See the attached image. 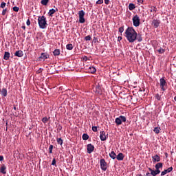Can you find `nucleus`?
Returning a JSON list of instances; mask_svg holds the SVG:
<instances>
[{
    "label": "nucleus",
    "instance_id": "8fccbe9b",
    "mask_svg": "<svg viewBox=\"0 0 176 176\" xmlns=\"http://www.w3.org/2000/svg\"><path fill=\"white\" fill-rule=\"evenodd\" d=\"M123 39V37H122V36H118V42H120V41H122Z\"/></svg>",
    "mask_w": 176,
    "mask_h": 176
},
{
    "label": "nucleus",
    "instance_id": "a19ab883",
    "mask_svg": "<svg viewBox=\"0 0 176 176\" xmlns=\"http://www.w3.org/2000/svg\"><path fill=\"white\" fill-rule=\"evenodd\" d=\"M85 39L86 41H91V36L90 35H88V36L85 37Z\"/></svg>",
    "mask_w": 176,
    "mask_h": 176
},
{
    "label": "nucleus",
    "instance_id": "79ce46f5",
    "mask_svg": "<svg viewBox=\"0 0 176 176\" xmlns=\"http://www.w3.org/2000/svg\"><path fill=\"white\" fill-rule=\"evenodd\" d=\"M6 12H8V8H5L2 11V16H5L6 14Z\"/></svg>",
    "mask_w": 176,
    "mask_h": 176
},
{
    "label": "nucleus",
    "instance_id": "9d476101",
    "mask_svg": "<svg viewBox=\"0 0 176 176\" xmlns=\"http://www.w3.org/2000/svg\"><path fill=\"white\" fill-rule=\"evenodd\" d=\"M160 23H161L160 20L153 19L151 23V25H153L154 28H157L159 25H160Z\"/></svg>",
    "mask_w": 176,
    "mask_h": 176
},
{
    "label": "nucleus",
    "instance_id": "4468645a",
    "mask_svg": "<svg viewBox=\"0 0 176 176\" xmlns=\"http://www.w3.org/2000/svg\"><path fill=\"white\" fill-rule=\"evenodd\" d=\"M14 56H16V57H23V56H24V54L23 53V51L18 50L16 51V52L14 53Z\"/></svg>",
    "mask_w": 176,
    "mask_h": 176
},
{
    "label": "nucleus",
    "instance_id": "c85d7f7f",
    "mask_svg": "<svg viewBox=\"0 0 176 176\" xmlns=\"http://www.w3.org/2000/svg\"><path fill=\"white\" fill-rule=\"evenodd\" d=\"M54 56H60V50H55L53 52Z\"/></svg>",
    "mask_w": 176,
    "mask_h": 176
},
{
    "label": "nucleus",
    "instance_id": "09e8293b",
    "mask_svg": "<svg viewBox=\"0 0 176 176\" xmlns=\"http://www.w3.org/2000/svg\"><path fill=\"white\" fill-rule=\"evenodd\" d=\"M155 173L157 174H157H160V169H155Z\"/></svg>",
    "mask_w": 176,
    "mask_h": 176
},
{
    "label": "nucleus",
    "instance_id": "6ab92c4d",
    "mask_svg": "<svg viewBox=\"0 0 176 176\" xmlns=\"http://www.w3.org/2000/svg\"><path fill=\"white\" fill-rule=\"evenodd\" d=\"M3 58L4 60H9V58H10V53L8 52H5Z\"/></svg>",
    "mask_w": 176,
    "mask_h": 176
},
{
    "label": "nucleus",
    "instance_id": "b1692460",
    "mask_svg": "<svg viewBox=\"0 0 176 176\" xmlns=\"http://www.w3.org/2000/svg\"><path fill=\"white\" fill-rule=\"evenodd\" d=\"M66 49L67 50H72L74 49V45H72V44H67L66 45Z\"/></svg>",
    "mask_w": 176,
    "mask_h": 176
},
{
    "label": "nucleus",
    "instance_id": "f704fd0d",
    "mask_svg": "<svg viewBox=\"0 0 176 176\" xmlns=\"http://www.w3.org/2000/svg\"><path fill=\"white\" fill-rule=\"evenodd\" d=\"M123 31H124V26H122V27L119 28L118 32H120V34H122Z\"/></svg>",
    "mask_w": 176,
    "mask_h": 176
},
{
    "label": "nucleus",
    "instance_id": "13d9d810",
    "mask_svg": "<svg viewBox=\"0 0 176 176\" xmlns=\"http://www.w3.org/2000/svg\"><path fill=\"white\" fill-rule=\"evenodd\" d=\"M21 28H22L23 30H25V26H22Z\"/></svg>",
    "mask_w": 176,
    "mask_h": 176
},
{
    "label": "nucleus",
    "instance_id": "ea45409f",
    "mask_svg": "<svg viewBox=\"0 0 176 176\" xmlns=\"http://www.w3.org/2000/svg\"><path fill=\"white\" fill-rule=\"evenodd\" d=\"M13 10L14 12H19V10H20V8L17 6L13 7Z\"/></svg>",
    "mask_w": 176,
    "mask_h": 176
},
{
    "label": "nucleus",
    "instance_id": "f3484780",
    "mask_svg": "<svg viewBox=\"0 0 176 176\" xmlns=\"http://www.w3.org/2000/svg\"><path fill=\"white\" fill-rule=\"evenodd\" d=\"M0 173H1V174H6V166H5V164L1 166Z\"/></svg>",
    "mask_w": 176,
    "mask_h": 176
},
{
    "label": "nucleus",
    "instance_id": "9b49d317",
    "mask_svg": "<svg viewBox=\"0 0 176 176\" xmlns=\"http://www.w3.org/2000/svg\"><path fill=\"white\" fill-rule=\"evenodd\" d=\"M87 153H91L92 152L94 151V145L91 144H88L87 145Z\"/></svg>",
    "mask_w": 176,
    "mask_h": 176
},
{
    "label": "nucleus",
    "instance_id": "ddd939ff",
    "mask_svg": "<svg viewBox=\"0 0 176 176\" xmlns=\"http://www.w3.org/2000/svg\"><path fill=\"white\" fill-rule=\"evenodd\" d=\"M39 58H41V60H47V58H49V54H47V53L45 52L41 53Z\"/></svg>",
    "mask_w": 176,
    "mask_h": 176
},
{
    "label": "nucleus",
    "instance_id": "dca6fc26",
    "mask_svg": "<svg viewBox=\"0 0 176 176\" xmlns=\"http://www.w3.org/2000/svg\"><path fill=\"white\" fill-rule=\"evenodd\" d=\"M116 159H117V160H123V159H124V155L122 153H118V155L116 157Z\"/></svg>",
    "mask_w": 176,
    "mask_h": 176
},
{
    "label": "nucleus",
    "instance_id": "de8ad7c7",
    "mask_svg": "<svg viewBox=\"0 0 176 176\" xmlns=\"http://www.w3.org/2000/svg\"><path fill=\"white\" fill-rule=\"evenodd\" d=\"M26 24L27 25H31V21H30V19H28L26 21Z\"/></svg>",
    "mask_w": 176,
    "mask_h": 176
},
{
    "label": "nucleus",
    "instance_id": "6e6d98bb",
    "mask_svg": "<svg viewBox=\"0 0 176 176\" xmlns=\"http://www.w3.org/2000/svg\"><path fill=\"white\" fill-rule=\"evenodd\" d=\"M145 176H151V173L149 172H147Z\"/></svg>",
    "mask_w": 176,
    "mask_h": 176
},
{
    "label": "nucleus",
    "instance_id": "473e14b6",
    "mask_svg": "<svg viewBox=\"0 0 176 176\" xmlns=\"http://www.w3.org/2000/svg\"><path fill=\"white\" fill-rule=\"evenodd\" d=\"M56 141L59 145H63V139H61L60 138H57Z\"/></svg>",
    "mask_w": 176,
    "mask_h": 176
},
{
    "label": "nucleus",
    "instance_id": "a878e982",
    "mask_svg": "<svg viewBox=\"0 0 176 176\" xmlns=\"http://www.w3.org/2000/svg\"><path fill=\"white\" fill-rule=\"evenodd\" d=\"M82 140L84 141H87V140H89V135H87V133H84L82 135Z\"/></svg>",
    "mask_w": 176,
    "mask_h": 176
},
{
    "label": "nucleus",
    "instance_id": "a211bd4d",
    "mask_svg": "<svg viewBox=\"0 0 176 176\" xmlns=\"http://www.w3.org/2000/svg\"><path fill=\"white\" fill-rule=\"evenodd\" d=\"M136 41L138 42H142V35L141 34L136 33Z\"/></svg>",
    "mask_w": 176,
    "mask_h": 176
},
{
    "label": "nucleus",
    "instance_id": "423d86ee",
    "mask_svg": "<svg viewBox=\"0 0 176 176\" xmlns=\"http://www.w3.org/2000/svg\"><path fill=\"white\" fill-rule=\"evenodd\" d=\"M100 164L101 170H102V171H107V169L108 168V164L104 158L100 159Z\"/></svg>",
    "mask_w": 176,
    "mask_h": 176
},
{
    "label": "nucleus",
    "instance_id": "5fc2aeb1",
    "mask_svg": "<svg viewBox=\"0 0 176 176\" xmlns=\"http://www.w3.org/2000/svg\"><path fill=\"white\" fill-rule=\"evenodd\" d=\"M151 12H156V7H154L153 10H151Z\"/></svg>",
    "mask_w": 176,
    "mask_h": 176
},
{
    "label": "nucleus",
    "instance_id": "412c9836",
    "mask_svg": "<svg viewBox=\"0 0 176 176\" xmlns=\"http://www.w3.org/2000/svg\"><path fill=\"white\" fill-rule=\"evenodd\" d=\"M109 156L111 159H113V160H115V159H116V153H115V151H111L109 153Z\"/></svg>",
    "mask_w": 176,
    "mask_h": 176
},
{
    "label": "nucleus",
    "instance_id": "cd10ccee",
    "mask_svg": "<svg viewBox=\"0 0 176 176\" xmlns=\"http://www.w3.org/2000/svg\"><path fill=\"white\" fill-rule=\"evenodd\" d=\"M157 52H158L160 54H163V53L166 52V50L160 47L159 50H157Z\"/></svg>",
    "mask_w": 176,
    "mask_h": 176
},
{
    "label": "nucleus",
    "instance_id": "052dcab7",
    "mask_svg": "<svg viewBox=\"0 0 176 176\" xmlns=\"http://www.w3.org/2000/svg\"><path fill=\"white\" fill-rule=\"evenodd\" d=\"M174 100H175V101H176V96H175Z\"/></svg>",
    "mask_w": 176,
    "mask_h": 176
},
{
    "label": "nucleus",
    "instance_id": "680f3d73",
    "mask_svg": "<svg viewBox=\"0 0 176 176\" xmlns=\"http://www.w3.org/2000/svg\"><path fill=\"white\" fill-rule=\"evenodd\" d=\"M85 60H87V56H85Z\"/></svg>",
    "mask_w": 176,
    "mask_h": 176
},
{
    "label": "nucleus",
    "instance_id": "2eb2a0df",
    "mask_svg": "<svg viewBox=\"0 0 176 176\" xmlns=\"http://www.w3.org/2000/svg\"><path fill=\"white\" fill-rule=\"evenodd\" d=\"M152 159H153V163H156V162H160V160H161L160 156H159L157 155L153 156Z\"/></svg>",
    "mask_w": 176,
    "mask_h": 176
},
{
    "label": "nucleus",
    "instance_id": "37998d69",
    "mask_svg": "<svg viewBox=\"0 0 176 176\" xmlns=\"http://www.w3.org/2000/svg\"><path fill=\"white\" fill-rule=\"evenodd\" d=\"M92 131L94 133H97V131H98L97 126H92Z\"/></svg>",
    "mask_w": 176,
    "mask_h": 176
},
{
    "label": "nucleus",
    "instance_id": "2f4dec72",
    "mask_svg": "<svg viewBox=\"0 0 176 176\" xmlns=\"http://www.w3.org/2000/svg\"><path fill=\"white\" fill-rule=\"evenodd\" d=\"M96 91L98 94H101V87H100V86L96 87Z\"/></svg>",
    "mask_w": 176,
    "mask_h": 176
},
{
    "label": "nucleus",
    "instance_id": "39448f33",
    "mask_svg": "<svg viewBox=\"0 0 176 176\" xmlns=\"http://www.w3.org/2000/svg\"><path fill=\"white\" fill-rule=\"evenodd\" d=\"M132 21L134 27H140L141 20L140 19V16H138V15H135L132 19Z\"/></svg>",
    "mask_w": 176,
    "mask_h": 176
},
{
    "label": "nucleus",
    "instance_id": "603ef678",
    "mask_svg": "<svg viewBox=\"0 0 176 176\" xmlns=\"http://www.w3.org/2000/svg\"><path fill=\"white\" fill-rule=\"evenodd\" d=\"M104 3L106 5H109V0H104Z\"/></svg>",
    "mask_w": 176,
    "mask_h": 176
},
{
    "label": "nucleus",
    "instance_id": "e433bc0d",
    "mask_svg": "<svg viewBox=\"0 0 176 176\" xmlns=\"http://www.w3.org/2000/svg\"><path fill=\"white\" fill-rule=\"evenodd\" d=\"M102 3H104V0H98L96 1V5H102Z\"/></svg>",
    "mask_w": 176,
    "mask_h": 176
},
{
    "label": "nucleus",
    "instance_id": "f8f14e48",
    "mask_svg": "<svg viewBox=\"0 0 176 176\" xmlns=\"http://www.w3.org/2000/svg\"><path fill=\"white\" fill-rule=\"evenodd\" d=\"M56 12H58V8H56V10L52 8V9L49 10L48 15L50 16V17H53V14H54V13H56Z\"/></svg>",
    "mask_w": 176,
    "mask_h": 176
},
{
    "label": "nucleus",
    "instance_id": "f03ea898",
    "mask_svg": "<svg viewBox=\"0 0 176 176\" xmlns=\"http://www.w3.org/2000/svg\"><path fill=\"white\" fill-rule=\"evenodd\" d=\"M38 24L40 28L45 30L47 28V21H46V17L45 16H40L38 17Z\"/></svg>",
    "mask_w": 176,
    "mask_h": 176
},
{
    "label": "nucleus",
    "instance_id": "4be33fe9",
    "mask_svg": "<svg viewBox=\"0 0 176 176\" xmlns=\"http://www.w3.org/2000/svg\"><path fill=\"white\" fill-rule=\"evenodd\" d=\"M129 10H134V9H135V5H134V3H129Z\"/></svg>",
    "mask_w": 176,
    "mask_h": 176
},
{
    "label": "nucleus",
    "instance_id": "6e6552de",
    "mask_svg": "<svg viewBox=\"0 0 176 176\" xmlns=\"http://www.w3.org/2000/svg\"><path fill=\"white\" fill-rule=\"evenodd\" d=\"M100 138L101 141H107V138H108V133H105L104 131H100Z\"/></svg>",
    "mask_w": 176,
    "mask_h": 176
},
{
    "label": "nucleus",
    "instance_id": "5701e85b",
    "mask_svg": "<svg viewBox=\"0 0 176 176\" xmlns=\"http://www.w3.org/2000/svg\"><path fill=\"white\" fill-rule=\"evenodd\" d=\"M155 169L160 170V168H162L163 167V163L159 162L155 165Z\"/></svg>",
    "mask_w": 176,
    "mask_h": 176
},
{
    "label": "nucleus",
    "instance_id": "c9c22d12",
    "mask_svg": "<svg viewBox=\"0 0 176 176\" xmlns=\"http://www.w3.org/2000/svg\"><path fill=\"white\" fill-rule=\"evenodd\" d=\"M168 171L167 170V169H165L164 171H162L161 173V176H164L166 175V174H168Z\"/></svg>",
    "mask_w": 176,
    "mask_h": 176
},
{
    "label": "nucleus",
    "instance_id": "a18cd8bd",
    "mask_svg": "<svg viewBox=\"0 0 176 176\" xmlns=\"http://www.w3.org/2000/svg\"><path fill=\"white\" fill-rule=\"evenodd\" d=\"M168 173H171V171L173 170V166L169 167L168 169H166Z\"/></svg>",
    "mask_w": 176,
    "mask_h": 176
},
{
    "label": "nucleus",
    "instance_id": "7c9ffc66",
    "mask_svg": "<svg viewBox=\"0 0 176 176\" xmlns=\"http://www.w3.org/2000/svg\"><path fill=\"white\" fill-rule=\"evenodd\" d=\"M148 170H149V171H151V174L153 176H156V175H157V173H156V172H155V170H152V168H148Z\"/></svg>",
    "mask_w": 176,
    "mask_h": 176
},
{
    "label": "nucleus",
    "instance_id": "864d4df0",
    "mask_svg": "<svg viewBox=\"0 0 176 176\" xmlns=\"http://www.w3.org/2000/svg\"><path fill=\"white\" fill-rule=\"evenodd\" d=\"M3 161V155H0V162Z\"/></svg>",
    "mask_w": 176,
    "mask_h": 176
},
{
    "label": "nucleus",
    "instance_id": "4d7b16f0",
    "mask_svg": "<svg viewBox=\"0 0 176 176\" xmlns=\"http://www.w3.org/2000/svg\"><path fill=\"white\" fill-rule=\"evenodd\" d=\"M14 110L17 111V108L16 107V106H14Z\"/></svg>",
    "mask_w": 176,
    "mask_h": 176
},
{
    "label": "nucleus",
    "instance_id": "1a4fd4ad",
    "mask_svg": "<svg viewBox=\"0 0 176 176\" xmlns=\"http://www.w3.org/2000/svg\"><path fill=\"white\" fill-rule=\"evenodd\" d=\"M85 69L89 74H96V72H97V69L93 66L87 67Z\"/></svg>",
    "mask_w": 176,
    "mask_h": 176
},
{
    "label": "nucleus",
    "instance_id": "c03bdc74",
    "mask_svg": "<svg viewBox=\"0 0 176 176\" xmlns=\"http://www.w3.org/2000/svg\"><path fill=\"white\" fill-rule=\"evenodd\" d=\"M52 166H57L56 165V158H54L52 162Z\"/></svg>",
    "mask_w": 176,
    "mask_h": 176
},
{
    "label": "nucleus",
    "instance_id": "7ed1b4c3",
    "mask_svg": "<svg viewBox=\"0 0 176 176\" xmlns=\"http://www.w3.org/2000/svg\"><path fill=\"white\" fill-rule=\"evenodd\" d=\"M160 86L162 91H166V90H167V82L166 81V79H164V78H162L160 79Z\"/></svg>",
    "mask_w": 176,
    "mask_h": 176
},
{
    "label": "nucleus",
    "instance_id": "e2e57ef3",
    "mask_svg": "<svg viewBox=\"0 0 176 176\" xmlns=\"http://www.w3.org/2000/svg\"><path fill=\"white\" fill-rule=\"evenodd\" d=\"M85 60H87V56H85Z\"/></svg>",
    "mask_w": 176,
    "mask_h": 176
},
{
    "label": "nucleus",
    "instance_id": "4c0bfd02",
    "mask_svg": "<svg viewBox=\"0 0 176 176\" xmlns=\"http://www.w3.org/2000/svg\"><path fill=\"white\" fill-rule=\"evenodd\" d=\"M49 152L50 153H53V145H50V147H49Z\"/></svg>",
    "mask_w": 176,
    "mask_h": 176
},
{
    "label": "nucleus",
    "instance_id": "0eeeda50",
    "mask_svg": "<svg viewBox=\"0 0 176 176\" xmlns=\"http://www.w3.org/2000/svg\"><path fill=\"white\" fill-rule=\"evenodd\" d=\"M85 11L80 10L78 12L79 23L83 24L85 21Z\"/></svg>",
    "mask_w": 176,
    "mask_h": 176
},
{
    "label": "nucleus",
    "instance_id": "393cba45",
    "mask_svg": "<svg viewBox=\"0 0 176 176\" xmlns=\"http://www.w3.org/2000/svg\"><path fill=\"white\" fill-rule=\"evenodd\" d=\"M41 3L43 5V6H46L47 3H49V0H41Z\"/></svg>",
    "mask_w": 176,
    "mask_h": 176
},
{
    "label": "nucleus",
    "instance_id": "0e129e2a",
    "mask_svg": "<svg viewBox=\"0 0 176 176\" xmlns=\"http://www.w3.org/2000/svg\"><path fill=\"white\" fill-rule=\"evenodd\" d=\"M165 155H166V157H167V155H168L167 153H166Z\"/></svg>",
    "mask_w": 176,
    "mask_h": 176
},
{
    "label": "nucleus",
    "instance_id": "3c124183",
    "mask_svg": "<svg viewBox=\"0 0 176 176\" xmlns=\"http://www.w3.org/2000/svg\"><path fill=\"white\" fill-rule=\"evenodd\" d=\"M43 71V69L42 68H40L38 71H37V74H41V72H42Z\"/></svg>",
    "mask_w": 176,
    "mask_h": 176
},
{
    "label": "nucleus",
    "instance_id": "58836bf2",
    "mask_svg": "<svg viewBox=\"0 0 176 176\" xmlns=\"http://www.w3.org/2000/svg\"><path fill=\"white\" fill-rule=\"evenodd\" d=\"M5 6H6V3L5 2H2L1 3L0 8H1V9H4Z\"/></svg>",
    "mask_w": 176,
    "mask_h": 176
},
{
    "label": "nucleus",
    "instance_id": "bb28decb",
    "mask_svg": "<svg viewBox=\"0 0 176 176\" xmlns=\"http://www.w3.org/2000/svg\"><path fill=\"white\" fill-rule=\"evenodd\" d=\"M153 131L155 134H159L160 133V127H155Z\"/></svg>",
    "mask_w": 176,
    "mask_h": 176
},
{
    "label": "nucleus",
    "instance_id": "aec40b11",
    "mask_svg": "<svg viewBox=\"0 0 176 176\" xmlns=\"http://www.w3.org/2000/svg\"><path fill=\"white\" fill-rule=\"evenodd\" d=\"M1 96H3V97H6V96H8V90L6 89V88H3L2 89Z\"/></svg>",
    "mask_w": 176,
    "mask_h": 176
},
{
    "label": "nucleus",
    "instance_id": "bf43d9fd",
    "mask_svg": "<svg viewBox=\"0 0 176 176\" xmlns=\"http://www.w3.org/2000/svg\"><path fill=\"white\" fill-rule=\"evenodd\" d=\"M136 176H142V174H138V175H136Z\"/></svg>",
    "mask_w": 176,
    "mask_h": 176
},
{
    "label": "nucleus",
    "instance_id": "c756f323",
    "mask_svg": "<svg viewBox=\"0 0 176 176\" xmlns=\"http://www.w3.org/2000/svg\"><path fill=\"white\" fill-rule=\"evenodd\" d=\"M155 98H156V100H157V101H162V95L157 94L155 95Z\"/></svg>",
    "mask_w": 176,
    "mask_h": 176
},
{
    "label": "nucleus",
    "instance_id": "49530a36",
    "mask_svg": "<svg viewBox=\"0 0 176 176\" xmlns=\"http://www.w3.org/2000/svg\"><path fill=\"white\" fill-rule=\"evenodd\" d=\"M139 5L144 3V0H137Z\"/></svg>",
    "mask_w": 176,
    "mask_h": 176
},
{
    "label": "nucleus",
    "instance_id": "f257e3e1",
    "mask_svg": "<svg viewBox=\"0 0 176 176\" xmlns=\"http://www.w3.org/2000/svg\"><path fill=\"white\" fill-rule=\"evenodd\" d=\"M124 36L130 43L137 41V32L133 27H128L124 32Z\"/></svg>",
    "mask_w": 176,
    "mask_h": 176
},
{
    "label": "nucleus",
    "instance_id": "20e7f679",
    "mask_svg": "<svg viewBox=\"0 0 176 176\" xmlns=\"http://www.w3.org/2000/svg\"><path fill=\"white\" fill-rule=\"evenodd\" d=\"M126 118L123 116H120L119 117L116 118L115 120V123L116 126H120L122 122H126Z\"/></svg>",
    "mask_w": 176,
    "mask_h": 176
},
{
    "label": "nucleus",
    "instance_id": "72a5a7b5",
    "mask_svg": "<svg viewBox=\"0 0 176 176\" xmlns=\"http://www.w3.org/2000/svg\"><path fill=\"white\" fill-rule=\"evenodd\" d=\"M48 121H49V118H47V117H44V118L42 119L43 123H47Z\"/></svg>",
    "mask_w": 176,
    "mask_h": 176
}]
</instances>
